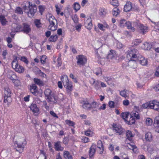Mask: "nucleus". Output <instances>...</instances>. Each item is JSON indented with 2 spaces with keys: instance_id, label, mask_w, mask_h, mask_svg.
<instances>
[{
  "instance_id": "1",
  "label": "nucleus",
  "mask_w": 159,
  "mask_h": 159,
  "mask_svg": "<svg viewBox=\"0 0 159 159\" xmlns=\"http://www.w3.org/2000/svg\"><path fill=\"white\" fill-rule=\"evenodd\" d=\"M140 55L138 51L134 48L129 49L126 52V57L128 59H138Z\"/></svg>"
},
{
  "instance_id": "2",
  "label": "nucleus",
  "mask_w": 159,
  "mask_h": 159,
  "mask_svg": "<svg viewBox=\"0 0 159 159\" xmlns=\"http://www.w3.org/2000/svg\"><path fill=\"white\" fill-rule=\"evenodd\" d=\"M26 143V140L23 138H21L18 142L16 141L14 143V146L16 151L20 153L22 152Z\"/></svg>"
},
{
  "instance_id": "3",
  "label": "nucleus",
  "mask_w": 159,
  "mask_h": 159,
  "mask_svg": "<svg viewBox=\"0 0 159 159\" xmlns=\"http://www.w3.org/2000/svg\"><path fill=\"white\" fill-rule=\"evenodd\" d=\"M61 80L64 86L66 89V91L68 94L70 95L72 90V86L71 82H69L68 76L66 75L62 76Z\"/></svg>"
},
{
  "instance_id": "4",
  "label": "nucleus",
  "mask_w": 159,
  "mask_h": 159,
  "mask_svg": "<svg viewBox=\"0 0 159 159\" xmlns=\"http://www.w3.org/2000/svg\"><path fill=\"white\" fill-rule=\"evenodd\" d=\"M47 20L49 21V25L48 29L51 30L55 31L57 28V22L55 17L52 16H50Z\"/></svg>"
},
{
  "instance_id": "5",
  "label": "nucleus",
  "mask_w": 159,
  "mask_h": 159,
  "mask_svg": "<svg viewBox=\"0 0 159 159\" xmlns=\"http://www.w3.org/2000/svg\"><path fill=\"white\" fill-rule=\"evenodd\" d=\"M11 65L13 69H15L16 72L20 73L24 72L25 70L24 69L22 66L18 64L16 58L13 60L11 63Z\"/></svg>"
},
{
  "instance_id": "6",
  "label": "nucleus",
  "mask_w": 159,
  "mask_h": 159,
  "mask_svg": "<svg viewBox=\"0 0 159 159\" xmlns=\"http://www.w3.org/2000/svg\"><path fill=\"white\" fill-rule=\"evenodd\" d=\"M11 92L8 88L7 87L4 89V102L6 103H10L12 101L11 98Z\"/></svg>"
},
{
  "instance_id": "7",
  "label": "nucleus",
  "mask_w": 159,
  "mask_h": 159,
  "mask_svg": "<svg viewBox=\"0 0 159 159\" xmlns=\"http://www.w3.org/2000/svg\"><path fill=\"white\" fill-rule=\"evenodd\" d=\"M26 4L27 5H28L29 9V11L28 12V16L29 17H32L37 11L36 6L34 4H31L29 2L26 3Z\"/></svg>"
},
{
  "instance_id": "8",
  "label": "nucleus",
  "mask_w": 159,
  "mask_h": 159,
  "mask_svg": "<svg viewBox=\"0 0 159 159\" xmlns=\"http://www.w3.org/2000/svg\"><path fill=\"white\" fill-rule=\"evenodd\" d=\"M113 130L119 135H122L124 132V129L120 125L113 124L112 125Z\"/></svg>"
},
{
  "instance_id": "9",
  "label": "nucleus",
  "mask_w": 159,
  "mask_h": 159,
  "mask_svg": "<svg viewBox=\"0 0 159 159\" xmlns=\"http://www.w3.org/2000/svg\"><path fill=\"white\" fill-rule=\"evenodd\" d=\"M77 60V63L79 66H83L87 62V59L84 56L80 55L76 57Z\"/></svg>"
},
{
  "instance_id": "10",
  "label": "nucleus",
  "mask_w": 159,
  "mask_h": 159,
  "mask_svg": "<svg viewBox=\"0 0 159 159\" xmlns=\"http://www.w3.org/2000/svg\"><path fill=\"white\" fill-rule=\"evenodd\" d=\"M30 108V110L34 113V115L37 116L39 114V109L35 103H32Z\"/></svg>"
},
{
  "instance_id": "11",
  "label": "nucleus",
  "mask_w": 159,
  "mask_h": 159,
  "mask_svg": "<svg viewBox=\"0 0 159 159\" xmlns=\"http://www.w3.org/2000/svg\"><path fill=\"white\" fill-rule=\"evenodd\" d=\"M21 30L22 32H23L27 34L30 33L31 30L30 25L26 23H23Z\"/></svg>"
},
{
  "instance_id": "12",
  "label": "nucleus",
  "mask_w": 159,
  "mask_h": 159,
  "mask_svg": "<svg viewBox=\"0 0 159 159\" xmlns=\"http://www.w3.org/2000/svg\"><path fill=\"white\" fill-rule=\"evenodd\" d=\"M137 61L141 65L143 66H146L148 64V61L147 59H145L141 55H140L139 57L138 58Z\"/></svg>"
},
{
  "instance_id": "13",
  "label": "nucleus",
  "mask_w": 159,
  "mask_h": 159,
  "mask_svg": "<svg viewBox=\"0 0 159 159\" xmlns=\"http://www.w3.org/2000/svg\"><path fill=\"white\" fill-rule=\"evenodd\" d=\"M150 105L151 107V109H153L156 111H158L159 110V102L156 100H153L151 102Z\"/></svg>"
},
{
  "instance_id": "14",
  "label": "nucleus",
  "mask_w": 159,
  "mask_h": 159,
  "mask_svg": "<svg viewBox=\"0 0 159 159\" xmlns=\"http://www.w3.org/2000/svg\"><path fill=\"white\" fill-rule=\"evenodd\" d=\"M61 142L60 141H58L54 143V148L56 151H62L64 149V148L61 146Z\"/></svg>"
},
{
  "instance_id": "15",
  "label": "nucleus",
  "mask_w": 159,
  "mask_h": 159,
  "mask_svg": "<svg viewBox=\"0 0 159 159\" xmlns=\"http://www.w3.org/2000/svg\"><path fill=\"white\" fill-rule=\"evenodd\" d=\"M129 60L128 64V66L131 68H135L137 66L136 62H137V60L131 59H128Z\"/></svg>"
},
{
  "instance_id": "16",
  "label": "nucleus",
  "mask_w": 159,
  "mask_h": 159,
  "mask_svg": "<svg viewBox=\"0 0 159 159\" xmlns=\"http://www.w3.org/2000/svg\"><path fill=\"white\" fill-rule=\"evenodd\" d=\"M138 30L141 33L144 34L145 33L148 32V27L143 25L140 24H139V27L138 28Z\"/></svg>"
},
{
  "instance_id": "17",
  "label": "nucleus",
  "mask_w": 159,
  "mask_h": 159,
  "mask_svg": "<svg viewBox=\"0 0 159 159\" xmlns=\"http://www.w3.org/2000/svg\"><path fill=\"white\" fill-rule=\"evenodd\" d=\"M30 91L34 95L36 96L38 94L37 87L35 84H32L30 85Z\"/></svg>"
},
{
  "instance_id": "18",
  "label": "nucleus",
  "mask_w": 159,
  "mask_h": 159,
  "mask_svg": "<svg viewBox=\"0 0 159 159\" xmlns=\"http://www.w3.org/2000/svg\"><path fill=\"white\" fill-rule=\"evenodd\" d=\"M154 126L155 129V131L159 133V115L155 117Z\"/></svg>"
},
{
  "instance_id": "19",
  "label": "nucleus",
  "mask_w": 159,
  "mask_h": 159,
  "mask_svg": "<svg viewBox=\"0 0 159 159\" xmlns=\"http://www.w3.org/2000/svg\"><path fill=\"white\" fill-rule=\"evenodd\" d=\"M92 20L90 17L88 18L85 21L84 25L85 27L87 29H90L92 28Z\"/></svg>"
},
{
  "instance_id": "20",
  "label": "nucleus",
  "mask_w": 159,
  "mask_h": 159,
  "mask_svg": "<svg viewBox=\"0 0 159 159\" xmlns=\"http://www.w3.org/2000/svg\"><path fill=\"white\" fill-rule=\"evenodd\" d=\"M96 146L95 144H92L90 148L89 155L90 157H92L95 153Z\"/></svg>"
},
{
  "instance_id": "21",
  "label": "nucleus",
  "mask_w": 159,
  "mask_h": 159,
  "mask_svg": "<svg viewBox=\"0 0 159 159\" xmlns=\"http://www.w3.org/2000/svg\"><path fill=\"white\" fill-rule=\"evenodd\" d=\"M132 8L131 3L129 2H127L124 6V10L125 11L128 12L130 11Z\"/></svg>"
},
{
  "instance_id": "22",
  "label": "nucleus",
  "mask_w": 159,
  "mask_h": 159,
  "mask_svg": "<svg viewBox=\"0 0 159 159\" xmlns=\"http://www.w3.org/2000/svg\"><path fill=\"white\" fill-rule=\"evenodd\" d=\"M47 100L48 102H52L54 103H56L57 102V97H55L53 94L47 98Z\"/></svg>"
},
{
  "instance_id": "23",
  "label": "nucleus",
  "mask_w": 159,
  "mask_h": 159,
  "mask_svg": "<svg viewBox=\"0 0 159 159\" xmlns=\"http://www.w3.org/2000/svg\"><path fill=\"white\" fill-rule=\"evenodd\" d=\"M63 157L65 159H72L73 157L72 155L69 152L64 151L63 152Z\"/></svg>"
},
{
  "instance_id": "24",
  "label": "nucleus",
  "mask_w": 159,
  "mask_h": 159,
  "mask_svg": "<svg viewBox=\"0 0 159 159\" xmlns=\"http://www.w3.org/2000/svg\"><path fill=\"white\" fill-rule=\"evenodd\" d=\"M82 106L85 109H90L91 108L90 104L87 101H83Z\"/></svg>"
},
{
  "instance_id": "25",
  "label": "nucleus",
  "mask_w": 159,
  "mask_h": 159,
  "mask_svg": "<svg viewBox=\"0 0 159 159\" xmlns=\"http://www.w3.org/2000/svg\"><path fill=\"white\" fill-rule=\"evenodd\" d=\"M152 45H151L149 43L145 42V43L142 46V48L145 50H150L152 48Z\"/></svg>"
},
{
  "instance_id": "26",
  "label": "nucleus",
  "mask_w": 159,
  "mask_h": 159,
  "mask_svg": "<svg viewBox=\"0 0 159 159\" xmlns=\"http://www.w3.org/2000/svg\"><path fill=\"white\" fill-rule=\"evenodd\" d=\"M116 56V54L115 52L113 50H110L107 56V58L108 59H112L114 58Z\"/></svg>"
},
{
  "instance_id": "27",
  "label": "nucleus",
  "mask_w": 159,
  "mask_h": 159,
  "mask_svg": "<svg viewBox=\"0 0 159 159\" xmlns=\"http://www.w3.org/2000/svg\"><path fill=\"white\" fill-rule=\"evenodd\" d=\"M15 27L14 31L16 32H22V27L21 25L18 24H13Z\"/></svg>"
},
{
  "instance_id": "28",
  "label": "nucleus",
  "mask_w": 159,
  "mask_h": 159,
  "mask_svg": "<svg viewBox=\"0 0 159 159\" xmlns=\"http://www.w3.org/2000/svg\"><path fill=\"white\" fill-rule=\"evenodd\" d=\"M125 26H126L128 29H130L132 31L135 30L134 28L132 26V24L131 22L130 21H126Z\"/></svg>"
},
{
  "instance_id": "29",
  "label": "nucleus",
  "mask_w": 159,
  "mask_h": 159,
  "mask_svg": "<svg viewBox=\"0 0 159 159\" xmlns=\"http://www.w3.org/2000/svg\"><path fill=\"white\" fill-rule=\"evenodd\" d=\"M120 12V11L119 8L117 7H114L112 11V14L114 16H117Z\"/></svg>"
},
{
  "instance_id": "30",
  "label": "nucleus",
  "mask_w": 159,
  "mask_h": 159,
  "mask_svg": "<svg viewBox=\"0 0 159 159\" xmlns=\"http://www.w3.org/2000/svg\"><path fill=\"white\" fill-rule=\"evenodd\" d=\"M128 91L126 89L121 91L120 92V95L125 98H127L128 96L127 95V92Z\"/></svg>"
},
{
  "instance_id": "31",
  "label": "nucleus",
  "mask_w": 159,
  "mask_h": 159,
  "mask_svg": "<svg viewBox=\"0 0 159 159\" xmlns=\"http://www.w3.org/2000/svg\"><path fill=\"white\" fill-rule=\"evenodd\" d=\"M107 13V11L106 9L104 8H101L99 10V14L102 16H103Z\"/></svg>"
},
{
  "instance_id": "32",
  "label": "nucleus",
  "mask_w": 159,
  "mask_h": 159,
  "mask_svg": "<svg viewBox=\"0 0 159 159\" xmlns=\"http://www.w3.org/2000/svg\"><path fill=\"white\" fill-rule=\"evenodd\" d=\"M145 139L147 141H150L152 139V135L151 133L148 132L145 135Z\"/></svg>"
},
{
  "instance_id": "33",
  "label": "nucleus",
  "mask_w": 159,
  "mask_h": 159,
  "mask_svg": "<svg viewBox=\"0 0 159 159\" xmlns=\"http://www.w3.org/2000/svg\"><path fill=\"white\" fill-rule=\"evenodd\" d=\"M0 21L2 25H6L7 23L5 17L2 15L0 16Z\"/></svg>"
},
{
  "instance_id": "34",
  "label": "nucleus",
  "mask_w": 159,
  "mask_h": 159,
  "mask_svg": "<svg viewBox=\"0 0 159 159\" xmlns=\"http://www.w3.org/2000/svg\"><path fill=\"white\" fill-rule=\"evenodd\" d=\"M58 39V36L57 35H51L49 39V41L50 42H56Z\"/></svg>"
},
{
  "instance_id": "35",
  "label": "nucleus",
  "mask_w": 159,
  "mask_h": 159,
  "mask_svg": "<svg viewBox=\"0 0 159 159\" xmlns=\"http://www.w3.org/2000/svg\"><path fill=\"white\" fill-rule=\"evenodd\" d=\"M94 73L97 76H101L102 74V71L101 69L100 68H97L94 71Z\"/></svg>"
},
{
  "instance_id": "36",
  "label": "nucleus",
  "mask_w": 159,
  "mask_h": 159,
  "mask_svg": "<svg viewBox=\"0 0 159 159\" xmlns=\"http://www.w3.org/2000/svg\"><path fill=\"white\" fill-rule=\"evenodd\" d=\"M126 136L127 139L130 141L131 140V138L133 137L132 132L129 130H127L126 132Z\"/></svg>"
},
{
  "instance_id": "37",
  "label": "nucleus",
  "mask_w": 159,
  "mask_h": 159,
  "mask_svg": "<svg viewBox=\"0 0 159 159\" xmlns=\"http://www.w3.org/2000/svg\"><path fill=\"white\" fill-rule=\"evenodd\" d=\"M8 77L12 80H15L17 78L16 75L12 72L10 73Z\"/></svg>"
},
{
  "instance_id": "38",
  "label": "nucleus",
  "mask_w": 159,
  "mask_h": 159,
  "mask_svg": "<svg viewBox=\"0 0 159 159\" xmlns=\"http://www.w3.org/2000/svg\"><path fill=\"white\" fill-rule=\"evenodd\" d=\"M128 145V147L129 148L132 149L133 151V152H136L137 150V148L136 146L134 145H132L130 143H129Z\"/></svg>"
},
{
  "instance_id": "39",
  "label": "nucleus",
  "mask_w": 159,
  "mask_h": 159,
  "mask_svg": "<svg viewBox=\"0 0 159 159\" xmlns=\"http://www.w3.org/2000/svg\"><path fill=\"white\" fill-rule=\"evenodd\" d=\"M73 8L76 11H78L80 8V4L77 2H75L73 5Z\"/></svg>"
},
{
  "instance_id": "40",
  "label": "nucleus",
  "mask_w": 159,
  "mask_h": 159,
  "mask_svg": "<svg viewBox=\"0 0 159 159\" xmlns=\"http://www.w3.org/2000/svg\"><path fill=\"white\" fill-rule=\"evenodd\" d=\"M44 93L47 98L49 97V96L52 94V91L49 89H46L44 91Z\"/></svg>"
},
{
  "instance_id": "41",
  "label": "nucleus",
  "mask_w": 159,
  "mask_h": 159,
  "mask_svg": "<svg viewBox=\"0 0 159 159\" xmlns=\"http://www.w3.org/2000/svg\"><path fill=\"white\" fill-rule=\"evenodd\" d=\"M101 83V81L97 80L95 82V83L94 84V86L96 90H98L100 89L101 87L100 86V84Z\"/></svg>"
},
{
  "instance_id": "42",
  "label": "nucleus",
  "mask_w": 159,
  "mask_h": 159,
  "mask_svg": "<svg viewBox=\"0 0 159 159\" xmlns=\"http://www.w3.org/2000/svg\"><path fill=\"white\" fill-rule=\"evenodd\" d=\"M110 3L113 6L117 7L119 5V3L117 0H112Z\"/></svg>"
},
{
  "instance_id": "43",
  "label": "nucleus",
  "mask_w": 159,
  "mask_h": 159,
  "mask_svg": "<svg viewBox=\"0 0 159 159\" xmlns=\"http://www.w3.org/2000/svg\"><path fill=\"white\" fill-rule=\"evenodd\" d=\"M34 23L37 27L39 28L41 27V24L39 20H35Z\"/></svg>"
},
{
  "instance_id": "44",
  "label": "nucleus",
  "mask_w": 159,
  "mask_h": 159,
  "mask_svg": "<svg viewBox=\"0 0 159 159\" xmlns=\"http://www.w3.org/2000/svg\"><path fill=\"white\" fill-rule=\"evenodd\" d=\"M128 113L123 112L121 114L120 116L124 120H126L128 116Z\"/></svg>"
},
{
  "instance_id": "45",
  "label": "nucleus",
  "mask_w": 159,
  "mask_h": 159,
  "mask_svg": "<svg viewBox=\"0 0 159 159\" xmlns=\"http://www.w3.org/2000/svg\"><path fill=\"white\" fill-rule=\"evenodd\" d=\"M71 18L74 21V23H78V18L76 14H75L74 15L71 16Z\"/></svg>"
},
{
  "instance_id": "46",
  "label": "nucleus",
  "mask_w": 159,
  "mask_h": 159,
  "mask_svg": "<svg viewBox=\"0 0 159 159\" xmlns=\"http://www.w3.org/2000/svg\"><path fill=\"white\" fill-rule=\"evenodd\" d=\"M34 81L36 84L39 85H41L43 84L42 81L37 78H34Z\"/></svg>"
},
{
  "instance_id": "47",
  "label": "nucleus",
  "mask_w": 159,
  "mask_h": 159,
  "mask_svg": "<svg viewBox=\"0 0 159 159\" xmlns=\"http://www.w3.org/2000/svg\"><path fill=\"white\" fill-rule=\"evenodd\" d=\"M151 104V102H150L149 103H146L143 104L142 105V107L143 108L146 109V108H151V107H150V104Z\"/></svg>"
},
{
  "instance_id": "48",
  "label": "nucleus",
  "mask_w": 159,
  "mask_h": 159,
  "mask_svg": "<svg viewBox=\"0 0 159 159\" xmlns=\"http://www.w3.org/2000/svg\"><path fill=\"white\" fill-rule=\"evenodd\" d=\"M15 12V13L18 14H22L23 13L22 9L20 7H16Z\"/></svg>"
},
{
  "instance_id": "49",
  "label": "nucleus",
  "mask_w": 159,
  "mask_h": 159,
  "mask_svg": "<svg viewBox=\"0 0 159 159\" xmlns=\"http://www.w3.org/2000/svg\"><path fill=\"white\" fill-rule=\"evenodd\" d=\"M146 122L148 125H150L152 124V120L151 119L148 118L146 119Z\"/></svg>"
},
{
  "instance_id": "50",
  "label": "nucleus",
  "mask_w": 159,
  "mask_h": 159,
  "mask_svg": "<svg viewBox=\"0 0 159 159\" xmlns=\"http://www.w3.org/2000/svg\"><path fill=\"white\" fill-rule=\"evenodd\" d=\"M105 80L110 85L111 84L113 80L110 77H106Z\"/></svg>"
},
{
  "instance_id": "51",
  "label": "nucleus",
  "mask_w": 159,
  "mask_h": 159,
  "mask_svg": "<svg viewBox=\"0 0 159 159\" xmlns=\"http://www.w3.org/2000/svg\"><path fill=\"white\" fill-rule=\"evenodd\" d=\"M98 62L100 64L103 65L105 64V58H101L100 59L99 58H98Z\"/></svg>"
},
{
  "instance_id": "52",
  "label": "nucleus",
  "mask_w": 159,
  "mask_h": 159,
  "mask_svg": "<svg viewBox=\"0 0 159 159\" xmlns=\"http://www.w3.org/2000/svg\"><path fill=\"white\" fill-rule=\"evenodd\" d=\"M69 138L68 136L65 137L63 139L62 142L65 145L67 144L69 142Z\"/></svg>"
},
{
  "instance_id": "53",
  "label": "nucleus",
  "mask_w": 159,
  "mask_h": 159,
  "mask_svg": "<svg viewBox=\"0 0 159 159\" xmlns=\"http://www.w3.org/2000/svg\"><path fill=\"white\" fill-rule=\"evenodd\" d=\"M91 108H96L99 106V104L95 101H93L92 103L90 104Z\"/></svg>"
},
{
  "instance_id": "54",
  "label": "nucleus",
  "mask_w": 159,
  "mask_h": 159,
  "mask_svg": "<svg viewBox=\"0 0 159 159\" xmlns=\"http://www.w3.org/2000/svg\"><path fill=\"white\" fill-rule=\"evenodd\" d=\"M66 123L69 126H73L74 125V123L70 120H66Z\"/></svg>"
},
{
  "instance_id": "55",
  "label": "nucleus",
  "mask_w": 159,
  "mask_h": 159,
  "mask_svg": "<svg viewBox=\"0 0 159 159\" xmlns=\"http://www.w3.org/2000/svg\"><path fill=\"white\" fill-rule=\"evenodd\" d=\"M133 116H134L137 119H139L140 118L139 113L138 111L133 112L132 113Z\"/></svg>"
},
{
  "instance_id": "56",
  "label": "nucleus",
  "mask_w": 159,
  "mask_h": 159,
  "mask_svg": "<svg viewBox=\"0 0 159 159\" xmlns=\"http://www.w3.org/2000/svg\"><path fill=\"white\" fill-rule=\"evenodd\" d=\"M126 23V21L125 19H122L120 21V25L121 27L125 26Z\"/></svg>"
},
{
  "instance_id": "57",
  "label": "nucleus",
  "mask_w": 159,
  "mask_h": 159,
  "mask_svg": "<svg viewBox=\"0 0 159 159\" xmlns=\"http://www.w3.org/2000/svg\"><path fill=\"white\" fill-rule=\"evenodd\" d=\"M141 23H139L138 21H134L132 23V26L134 27V26L137 27V28H138L139 25V24H140Z\"/></svg>"
},
{
  "instance_id": "58",
  "label": "nucleus",
  "mask_w": 159,
  "mask_h": 159,
  "mask_svg": "<svg viewBox=\"0 0 159 159\" xmlns=\"http://www.w3.org/2000/svg\"><path fill=\"white\" fill-rule=\"evenodd\" d=\"M39 12L41 13V14L42 15L43 12L45 10V6L40 5L39 7Z\"/></svg>"
},
{
  "instance_id": "59",
  "label": "nucleus",
  "mask_w": 159,
  "mask_h": 159,
  "mask_svg": "<svg viewBox=\"0 0 159 159\" xmlns=\"http://www.w3.org/2000/svg\"><path fill=\"white\" fill-rule=\"evenodd\" d=\"M46 56L45 55L42 56L40 58L41 63L44 64L46 62Z\"/></svg>"
},
{
  "instance_id": "60",
  "label": "nucleus",
  "mask_w": 159,
  "mask_h": 159,
  "mask_svg": "<svg viewBox=\"0 0 159 159\" xmlns=\"http://www.w3.org/2000/svg\"><path fill=\"white\" fill-rule=\"evenodd\" d=\"M33 70L35 74H39L41 70H40L38 67L34 66L33 69Z\"/></svg>"
},
{
  "instance_id": "61",
  "label": "nucleus",
  "mask_w": 159,
  "mask_h": 159,
  "mask_svg": "<svg viewBox=\"0 0 159 159\" xmlns=\"http://www.w3.org/2000/svg\"><path fill=\"white\" fill-rule=\"evenodd\" d=\"M134 110L135 112L138 111L139 112L141 111V107L140 106H135Z\"/></svg>"
},
{
  "instance_id": "62",
  "label": "nucleus",
  "mask_w": 159,
  "mask_h": 159,
  "mask_svg": "<svg viewBox=\"0 0 159 159\" xmlns=\"http://www.w3.org/2000/svg\"><path fill=\"white\" fill-rule=\"evenodd\" d=\"M159 47V43H155L152 45V48L154 50Z\"/></svg>"
},
{
  "instance_id": "63",
  "label": "nucleus",
  "mask_w": 159,
  "mask_h": 159,
  "mask_svg": "<svg viewBox=\"0 0 159 159\" xmlns=\"http://www.w3.org/2000/svg\"><path fill=\"white\" fill-rule=\"evenodd\" d=\"M89 139L88 138L86 137H83L82 138V141L84 143H87L89 142Z\"/></svg>"
},
{
  "instance_id": "64",
  "label": "nucleus",
  "mask_w": 159,
  "mask_h": 159,
  "mask_svg": "<svg viewBox=\"0 0 159 159\" xmlns=\"http://www.w3.org/2000/svg\"><path fill=\"white\" fill-rule=\"evenodd\" d=\"M154 75L156 77H159V66L157 67L156 70L154 74Z\"/></svg>"
}]
</instances>
